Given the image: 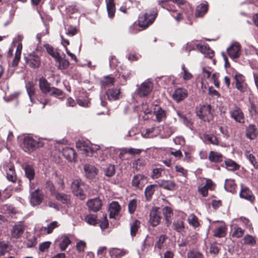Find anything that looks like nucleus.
<instances>
[{"instance_id":"obj_7","label":"nucleus","mask_w":258,"mask_h":258,"mask_svg":"<svg viewBox=\"0 0 258 258\" xmlns=\"http://www.w3.org/2000/svg\"><path fill=\"white\" fill-rule=\"evenodd\" d=\"M153 84L150 79L146 80L142 83L138 88L137 93L140 97H145L148 95L152 91Z\"/></svg>"},{"instance_id":"obj_5","label":"nucleus","mask_w":258,"mask_h":258,"mask_svg":"<svg viewBox=\"0 0 258 258\" xmlns=\"http://www.w3.org/2000/svg\"><path fill=\"white\" fill-rule=\"evenodd\" d=\"M192 14L191 5L185 0H178V21L180 19L188 18Z\"/></svg>"},{"instance_id":"obj_11","label":"nucleus","mask_w":258,"mask_h":258,"mask_svg":"<svg viewBox=\"0 0 258 258\" xmlns=\"http://www.w3.org/2000/svg\"><path fill=\"white\" fill-rule=\"evenodd\" d=\"M26 61L30 67L34 69L38 68L40 64V57L34 52L30 53L26 57Z\"/></svg>"},{"instance_id":"obj_20","label":"nucleus","mask_w":258,"mask_h":258,"mask_svg":"<svg viewBox=\"0 0 258 258\" xmlns=\"http://www.w3.org/2000/svg\"><path fill=\"white\" fill-rule=\"evenodd\" d=\"M234 78L235 80L236 88L241 92H244L245 91V87L244 86V77L240 74L237 73Z\"/></svg>"},{"instance_id":"obj_9","label":"nucleus","mask_w":258,"mask_h":258,"mask_svg":"<svg viewBox=\"0 0 258 258\" xmlns=\"http://www.w3.org/2000/svg\"><path fill=\"white\" fill-rule=\"evenodd\" d=\"M159 208L153 207L150 213L149 223L153 227H156L160 223L161 220Z\"/></svg>"},{"instance_id":"obj_23","label":"nucleus","mask_w":258,"mask_h":258,"mask_svg":"<svg viewBox=\"0 0 258 258\" xmlns=\"http://www.w3.org/2000/svg\"><path fill=\"white\" fill-rule=\"evenodd\" d=\"M208 4L207 2L201 3L198 5L196 10L195 16L196 17H203L208 11Z\"/></svg>"},{"instance_id":"obj_10","label":"nucleus","mask_w":258,"mask_h":258,"mask_svg":"<svg viewBox=\"0 0 258 258\" xmlns=\"http://www.w3.org/2000/svg\"><path fill=\"white\" fill-rule=\"evenodd\" d=\"M147 182V177L143 174H139L133 177L132 184L134 187L141 189Z\"/></svg>"},{"instance_id":"obj_26","label":"nucleus","mask_w":258,"mask_h":258,"mask_svg":"<svg viewBox=\"0 0 258 258\" xmlns=\"http://www.w3.org/2000/svg\"><path fill=\"white\" fill-rule=\"evenodd\" d=\"M57 221H53L51 222L47 227H41L39 231L42 234H49L52 232L54 229L58 226Z\"/></svg>"},{"instance_id":"obj_39","label":"nucleus","mask_w":258,"mask_h":258,"mask_svg":"<svg viewBox=\"0 0 258 258\" xmlns=\"http://www.w3.org/2000/svg\"><path fill=\"white\" fill-rule=\"evenodd\" d=\"M107 10L109 18H112L115 12V4L113 0H108L107 3Z\"/></svg>"},{"instance_id":"obj_4","label":"nucleus","mask_w":258,"mask_h":258,"mask_svg":"<svg viewBox=\"0 0 258 258\" xmlns=\"http://www.w3.org/2000/svg\"><path fill=\"white\" fill-rule=\"evenodd\" d=\"M196 113L197 116L204 121L210 122L213 118L211 112V105L210 104H205L197 107Z\"/></svg>"},{"instance_id":"obj_60","label":"nucleus","mask_w":258,"mask_h":258,"mask_svg":"<svg viewBox=\"0 0 258 258\" xmlns=\"http://www.w3.org/2000/svg\"><path fill=\"white\" fill-rule=\"evenodd\" d=\"M105 175L108 177H112L115 173V167L113 165H108L104 170Z\"/></svg>"},{"instance_id":"obj_46","label":"nucleus","mask_w":258,"mask_h":258,"mask_svg":"<svg viewBox=\"0 0 258 258\" xmlns=\"http://www.w3.org/2000/svg\"><path fill=\"white\" fill-rule=\"evenodd\" d=\"M187 221L188 223L193 227L196 228L199 227L200 223L198 217L194 214L189 215Z\"/></svg>"},{"instance_id":"obj_47","label":"nucleus","mask_w":258,"mask_h":258,"mask_svg":"<svg viewBox=\"0 0 258 258\" xmlns=\"http://www.w3.org/2000/svg\"><path fill=\"white\" fill-rule=\"evenodd\" d=\"M71 241L68 236H63L62 240L59 243L60 249L62 251L66 250L68 245L71 244Z\"/></svg>"},{"instance_id":"obj_61","label":"nucleus","mask_w":258,"mask_h":258,"mask_svg":"<svg viewBox=\"0 0 258 258\" xmlns=\"http://www.w3.org/2000/svg\"><path fill=\"white\" fill-rule=\"evenodd\" d=\"M182 175V179L180 180L181 183H184L186 181L187 175V171L182 167H178V176Z\"/></svg>"},{"instance_id":"obj_30","label":"nucleus","mask_w":258,"mask_h":258,"mask_svg":"<svg viewBox=\"0 0 258 258\" xmlns=\"http://www.w3.org/2000/svg\"><path fill=\"white\" fill-rule=\"evenodd\" d=\"M120 89L118 88L108 89L106 95L109 100H115L119 98L120 95Z\"/></svg>"},{"instance_id":"obj_14","label":"nucleus","mask_w":258,"mask_h":258,"mask_svg":"<svg viewBox=\"0 0 258 258\" xmlns=\"http://www.w3.org/2000/svg\"><path fill=\"white\" fill-rule=\"evenodd\" d=\"M25 229L24 225L22 223L15 224L12 230L11 235L13 238L18 239L21 237Z\"/></svg>"},{"instance_id":"obj_32","label":"nucleus","mask_w":258,"mask_h":258,"mask_svg":"<svg viewBox=\"0 0 258 258\" xmlns=\"http://www.w3.org/2000/svg\"><path fill=\"white\" fill-rule=\"evenodd\" d=\"M128 251L124 249H120L117 248H111L109 250V253L111 256L115 257H121L127 254Z\"/></svg>"},{"instance_id":"obj_40","label":"nucleus","mask_w":258,"mask_h":258,"mask_svg":"<svg viewBox=\"0 0 258 258\" xmlns=\"http://www.w3.org/2000/svg\"><path fill=\"white\" fill-rule=\"evenodd\" d=\"M154 114L156 116V120L158 122H160L165 119L166 117V112L165 110L162 109L161 107H158L154 111Z\"/></svg>"},{"instance_id":"obj_50","label":"nucleus","mask_w":258,"mask_h":258,"mask_svg":"<svg viewBox=\"0 0 258 258\" xmlns=\"http://www.w3.org/2000/svg\"><path fill=\"white\" fill-rule=\"evenodd\" d=\"M245 155L253 167L255 169H258V164L255 156L252 154H250L249 152H246Z\"/></svg>"},{"instance_id":"obj_12","label":"nucleus","mask_w":258,"mask_h":258,"mask_svg":"<svg viewBox=\"0 0 258 258\" xmlns=\"http://www.w3.org/2000/svg\"><path fill=\"white\" fill-rule=\"evenodd\" d=\"M240 45L237 42L233 43L227 48V52L230 57L232 59L238 58L240 55Z\"/></svg>"},{"instance_id":"obj_37","label":"nucleus","mask_w":258,"mask_h":258,"mask_svg":"<svg viewBox=\"0 0 258 258\" xmlns=\"http://www.w3.org/2000/svg\"><path fill=\"white\" fill-rule=\"evenodd\" d=\"M226 167L227 170L229 171H236L238 170L240 168V165L236 163L235 161L228 159L225 161Z\"/></svg>"},{"instance_id":"obj_63","label":"nucleus","mask_w":258,"mask_h":258,"mask_svg":"<svg viewBox=\"0 0 258 258\" xmlns=\"http://www.w3.org/2000/svg\"><path fill=\"white\" fill-rule=\"evenodd\" d=\"M56 182L59 185L61 189H63L65 187V185L63 181V177L61 175H58L57 174H55Z\"/></svg>"},{"instance_id":"obj_36","label":"nucleus","mask_w":258,"mask_h":258,"mask_svg":"<svg viewBox=\"0 0 258 258\" xmlns=\"http://www.w3.org/2000/svg\"><path fill=\"white\" fill-rule=\"evenodd\" d=\"M209 160L213 162H220L223 160V155L218 152L211 151L208 157Z\"/></svg>"},{"instance_id":"obj_18","label":"nucleus","mask_w":258,"mask_h":258,"mask_svg":"<svg viewBox=\"0 0 258 258\" xmlns=\"http://www.w3.org/2000/svg\"><path fill=\"white\" fill-rule=\"evenodd\" d=\"M63 156L70 162H74L76 160L77 154L75 150L70 147H66L62 150Z\"/></svg>"},{"instance_id":"obj_45","label":"nucleus","mask_w":258,"mask_h":258,"mask_svg":"<svg viewBox=\"0 0 258 258\" xmlns=\"http://www.w3.org/2000/svg\"><path fill=\"white\" fill-rule=\"evenodd\" d=\"M155 186L154 184L150 185L145 188V195L147 200H150L152 197L155 191L154 187Z\"/></svg>"},{"instance_id":"obj_24","label":"nucleus","mask_w":258,"mask_h":258,"mask_svg":"<svg viewBox=\"0 0 258 258\" xmlns=\"http://www.w3.org/2000/svg\"><path fill=\"white\" fill-rule=\"evenodd\" d=\"M39 86L40 89L43 93H47L50 92V84L46 79L43 77L40 78L39 80Z\"/></svg>"},{"instance_id":"obj_41","label":"nucleus","mask_w":258,"mask_h":258,"mask_svg":"<svg viewBox=\"0 0 258 258\" xmlns=\"http://www.w3.org/2000/svg\"><path fill=\"white\" fill-rule=\"evenodd\" d=\"M55 60L58 63V68L60 70H64L68 68L70 64V62L68 60L62 58L60 55L55 59Z\"/></svg>"},{"instance_id":"obj_16","label":"nucleus","mask_w":258,"mask_h":258,"mask_svg":"<svg viewBox=\"0 0 258 258\" xmlns=\"http://www.w3.org/2000/svg\"><path fill=\"white\" fill-rule=\"evenodd\" d=\"M245 136L250 140H254L257 137L258 130L254 124H251L246 127Z\"/></svg>"},{"instance_id":"obj_25","label":"nucleus","mask_w":258,"mask_h":258,"mask_svg":"<svg viewBox=\"0 0 258 258\" xmlns=\"http://www.w3.org/2000/svg\"><path fill=\"white\" fill-rule=\"evenodd\" d=\"M84 169L85 174L88 178H92L97 174L98 170L94 166L88 164L85 165L84 167Z\"/></svg>"},{"instance_id":"obj_33","label":"nucleus","mask_w":258,"mask_h":258,"mask_svg":"<svg viewBox=\"0 0 258 258\" xmlns=\"http://www.w3.org/2000/svg\"><path fill=\"white\" fill-rule=\"evenodd\" d=\"M25 171V174L26 177L31 181L33 179L35 176V171L32 167V166L30 165H26L23 168Z\"/></svg>"},{"instance_id":"obj_58","label":"nucleus","mask_w":258,"mask_h":258,"mask_svg":"<svg viewBox=\"0 0 258 258\" xmlns=\"http://www.w3.org/2000/svg\"><path fill=\"white\" fill-rule=\"evenodd\" d=\"M178 116L179 117L180 121L182 122L183 124H184L187 127L191 128L192 124L189 119H188L187 117L180 114L179 113H178Z\"/></svg>"},{"instance_id":"obj_35","label":"nucleus","mask_w":258,"mask_h":258,"mask_svg":"<svg viewBox=\"0 0 258 258\" xmlns=\"http://www.w3.org/2000/svg\"><path fill=\"white\" fill-rule=\"evenodd\" d=\"M6 174L7 178L9 181H11L13 183L16 182L17 175L16 174L14 167L13 166H11L8 168V169L6 170Z\"/></svg>"},{"instance_id":"obj_31","label":"nucleus","mask_w":258,"mask_h":258,"mask_svg":"<svg viewBox=\"0 0 258 258\" xmlns=\"http://www.w3.org/2000/svg\"><path fill=\"white\" fill-rule=\"evenodd\" d=\"M241 198L247 200L251 202H253L255 198L251 190L247 188H242L240 192Z\"/></svg>"},{"instance_id":"obj_62","label":"nucleus","mask_w":258,"mask_h":258,"mask_svg":"<svg viewBox=\"0 0 258 258\" xmlns=\"http://www.w3.org/2000/svg\"><path fill=\"white\" fill-rule=\"evenodd\" d=\"M244 234V230L240 227H237L234 228V231L232 233V236L236 238H240Z\"/></svg>"},{"instance_id":"obj_19","label":"nucleus","mask_w":258,"mask_h":258,"mask_svg":"<svg viewBox=\"0 0 258 258\" xmlns=\"http://www.w3.org/2000/svg\"><path fill=\"white\" fill-rule=\"evenodd\" d=\"M88 208L94 212L99 211L102 206L101 200L98 198H95L89 200L87 203Z\"/></svg>"},{"instance_id":"obj_64","label":"nucleus","mask_w":258,"mask_h":258,"mask_svg":"<svg viewBox=\"0 0 258 258\" xmlns=\"http://www.w3.org/2000/svg\"><path fill=\"white\" fill-rule=\"evenodd\" d=\"M139 109L146 114H150L152 112L151 109L149 108V105L147 103H143L139 107Z\"/></svg>"},{"instance_id":"obj_52","label":"nucleus","mask_w":258,"mask_h":258,"mask_svg":"<svg viewBox=\"0 0 258 258\" xmlns=\"http://www.w3.org/2000/svg\"><path fill=\"white\" fill-rule=\"evenodd\" d=\"M236 185L233 180L226 179L225 183V188L230 191L235 189Z\"/></svg>"},{"instance_id":"obj_55","label":"nucleus","mask_w":258,"mask_h":258,"mask_svg":"<svg viewBox=\"0 0 258 258\" xmlns=\"http://www.w3.org/2000/svg\"><path fill=\"white\" fill-rule=\"evenodd\" d=\"M243 240L244 243L246 244L253 246L256 244L255 238L249 234H247L244 236Z\"/></svg>"},{"instance_id":"obj_54","label":"nucleus","mask_w":258,"mask_h":258,"mask_svg":"<svg viewBox=\"0 0 258 258\" xmlns=\"http://www.w3.org/2000/svg\"><path fill=\"white\" fill-rule=\"evenodd\" d=\"M164 171V168L160 167V168H154L152 170V174L151 175V177L153 179H157L161 176L162 173Z\"/></svg>"},{"instance_id":"obj_27","label":"nucleus","mask_w":258,"mask_h":258,"mask_svg":"<svg viewBox=\"0 0 258 258\" xmlns=\"http://www.w3.org/2000/svg\"><path fill=\"white\" fill-rule=\"evenodd\" d=\"M162 211L166 224L167 226H169L172 223V217L173 216L172 210L171 208L168 206H165L163 208Z\"/></svg>"},{"instance_id":"obj_57","label":"nucleus","mask_w":258,"mask_h":258,"mask_svg":"<svg viewBox=\"0 0 258 258\" xmlns=\"http://www.w3.org/2000/svg\"><path fill=\"white\" fill-rule=\"evenodd\" d=\"M137 200L133 199L130 201L128 204V210L130 214H133L137 208Z\"/></svg>"},{"instance_id":"obj_49","label":"nucleus","mask_w":258,"mask_h":258,"mask_svg":"<svg viewBox=\"0 0 258 258\" xmlns=\"http://www.w3.org/2000/svg\"><path fill=\"white\" fill-rule=\"evenodd\" d=\"M182 72L181 73V75L183 80L187 81L189 80L192 77V74L188 71L183 64L182 66Z\"/></svg>"},{"instance_id":"obj_53","label":"nucleus","mask_w":258,"mask_h":258,"mask_svg":"<svg viewBox=\"0 0 258 258\" xmlns=\"http://www.w3.org/2000/svg\"><path fill=\"white\" fill-rule=\"evenodd\" d=\"M188 95V91L186 89L178 88V102L187 98Z\"/></svg>"},{"instance_id":"obj_2","label":"nucleus","mask_w":258,"mask_h":258,"mask_svg":"<svg viewBox=\"0 0 258 258\" xmlns=\"http://www.w3.org/2000/svg\"><path fill=\"white\" fill-rule=\"evenodd\" d=\"M157 15L156 10H148L143 15L139 18V25L140 27L146 28L151 25L155 21Z\"/></svg>"},{"instance_id":"obj_34","label":"nucleus","mask_w":258,"mask_h":258,"mask_svg":"<svg viewBox=\"0 0 258 258\" xmlns=\"http://www.w3.org/2000/svg\"><path fill=\"white\" fill-rule=\"evenodd\" d=\"M160 186L164 189L173 190L175 188L176 184L172 180H162L159 182Z\"/></svg>"},{"instance_id":"obj_8","label":"nucleus","mask_w":258,"mask_h":258,"mask_svg":"<svg viewBox=\"0 0 258 258\" xmlns=\"http://www.w3.org/2000/svg\"><path fill=\"white\" fill-rule=\"evenodd\" d=\"M230 117L236 122L243 123L244 122V115L241 109L236 105H234L233 107L229 111Z\"/></svg>"},{"instance_id":"obj_6","label":"nucleus","mask_w":258,"mask_h":258,"mask_svg":"<svg viewBox=\"0 0 258 258\" xmlns=\"http://www.w3.org/2000/svg\"><path fill=\"white\" fill-rule=\"evenodd\" d=\"M84 184L80 179H74L71 185L72 192L74 195L80 199L83 200L85 198L84 193Z\"/></svg>"},{"instance_id":"obj_1","label":"nucleus","mask_w":258,"mask_h":258,"mask_svg":"<svg viewBox=\"0 0 258 258\" xmlns=\"http://www.w3.org/2000/svg\"><path fill=\"white\" fill-rule=\"evenodd\" d=\"M76 147L86 156H92L100 149V146L91 144L88 141H81L76 143Z\"/></svg>"},{"instance_id":"obj_13","label":"nucleus","mask_w":258,"mask_h":258,"mask_svg":"<svg viewBox=\"0 0 258 258\" xmlns=\"http://www.w3.org/2000/svg\"><path fill=\"white\" fill-rule=\"evenodd\" d=\"M162 128L163 127L161 126H153L146 129L145 132H142V135L144 138H153L159 135Z\"/></svg>"},{"instance_id":"obj_56","label":"nucleus","mask_w":258,"mask_h":258,"mask_svg":"<svg viewBox=\"0 0 258 258\" xmlns=\"http://www.w3.org/2000/svg\"><path fill=\"white\" fill-rule=\"evenodd\" d=\"M45 187L50 192L51 196H54L57 192L53 183L51 181L48 180L46 182Z\"/></svg>"},{"instance_id":"obj_42","label":"nucleus","mask_w":258,"mask_h":258,"mask_svg":"<svg viewBox=\"0 0 258 258\" xmlns=\"http://www.w3.org/2000/svg\"><path fill=\"white\" fill-rule=\"evenodd\" d=\"M115 82V79L110 76H105L101 81L100 83L103 87H106L108 86L112 85Z\"/></svg>"},{"instance_id":"obj_15","label":"nucleus","mask_w":258,"mask_h":258,"mask_svg":"<svg viewBox=\"0 0 258 258\" xmlns=\"http://www.w3.org/2000/svg\"><path fill=\"white\" fill-rule=\"evenodd\" d=\"M43 199V195L39 192L38 189H36L31 193L30 202L32 206L40 205Z\"/></svg>"},{"instance_id":"obj_51","label":"nucleus","mask_w":258,"mask_h":258,"mask_svg":"<svg viewBox=\"0 0 258 258\" xmlns=\"http://www.w3.org/2000/svg\"><path fill=\"white\" fill-rule=\"evenodd\" d=\"M45 48L47 51V52L51 55L53 58H57L59 54L54 49V48L49 45V44H46L45 45Z\"/></svg>"},{"instance_id":"obj_29","label":"nucleus","mask_w":258,"mask_h":258,"mask_svg":"<svg viewBox=\"0 0 258 258\" xmlns=\"http://www.w3.org/2000/svg\"><path fill=\"white\" fill-rule=\"evenodd\" d=\"M120 210V206L116 202H112L109 205V211L110 218H114L118 214Z\"/></svg>"},{"instance_id":"obj_44","label":"nucleus","mask_w":258,"mask_h":258,"mask_svg":"<svg viewBox=\"0 0 258 258\" xmlns=\"http://www.w3.org/2000/svg\"><path fill=\"white\" fill-rule=\"evenodd\" d=\"M226 228L224 226H220L214 231V235L217 237H222L225 235Z\"/></svg>"},{"instance_id":"obj_21","label":"nucleus","mask_w":258,"mask_h":258,"mask_svg":"<svg viewBox=\"0 0 258 258\" xmlns=\"http://www.w3.org/2000/svg\"><path fill=\"white\" fill-rule=\"evenodd\" d=\"M197 49L201 52L204 54L205 56L208 57L210 58H212L214 55V52L212 50L208 45H200L197 44L196 45Z\"/></svg>"},{"instance_id":"obj_22","label":"nucleus","mask_w":258,"mask_h":258,"mask_svg":"<svg viewBox=\"0 0 258 258\" xmlns=\"http://www.w3.org/2000/svg\"><path fill=\"white\" fill-rule=\"evenodd\" d=\"M116 150L112 147L110 148H101L100 147V149L99 152L100 154L99 156V159L101 161H104L106 159L108 158L111 156V152L115 151Z\"/></svg>"},{"instance_id":"obj_17","label":"nucleus","mask_w":258,"mask_h":258,"mask_svg":"<svg viewBox=\"0 0 258 258\" xmlns=\"http://www.w3.org/2000/svg\"><path fill=\"white\" fill-rule=\"evenodd\" d=\"M54 196L55 200L62 204L67 205L70 203L71 196L70 195L57 191Z\"/></svg>"},{"instance_id":"obj_28","label":"nucleus","mask_w":258,"mask_h":258,"mask_svg":"<svg viewBox=\"0 0 258 258\" xmlns=\"http://www.w3.org/2000/svg\"><path fill=\"white\" fill-rule=\"evenodd\" d=\"M35 84L32 81L28 82L26 84V89L31 102H33V97L35 94Z\"/></svg>"},{"instance_id":"obj_59","label":"nucleus","mask_w":258,"mask_h":258,"mask_svg":"<svg viewBox=\"0 0 258 258\" xmlns=\"http://www.w3.org/2000/svg\"><path fill=\"white\" fill-rule=\"evenodd\" d=\"M187 258H204V255L201 252L192 250L188 252Z\"/></svg>"},{"instance_id":"obj_3","label":"nucleus","mask_w":258,"mask_h":258,"mask_svg":"<svg viewBox=\"0 0 258 258\" xmlns=\"http://www.w3.org/2000/svg\"><path fill=\"white\" fill-rule=\"evenodd\" d=\"M42 146V143L39 139H34L31 136H27L23 139L22 148L25 152H32L37 148Z\"/></svg>"},{"instance_id":"obj_43","label":"nucleus","mask_w":258,"mask_h":258,"mask_svg":"<svg viewBox=\"0 0 258 258\" xmlns=\"http://www.w3.org/2000/svg\"><path fill=\"white\" fill-rule=\"evenodd\" d=\"M85 221L90 225H96L99 223L97 216L94 214H89L85 216Z\"/></svg>"},{"instance_id":"obj_48","label":"nucleus","mask_w":258,"mask_h":258,"mask_svg":"<svg viewBox=\"0 0 258 258\" xmlns=\"http://www.w3.org/2000/svg\"><path fill=\"white\" fill-rule=\"evenodd\" d=\"M167 237L165 235H161L155 244V248H158L159 250L161 249L164 247V243Z\"/></svg>"},{"instance_id":"obj_38","label":"nucleus","mask_w":258,"mask_h":258,"mask_svg":"<svg viewBox=\"0 0 258 258\" xmlns=\"http://www.w3.org/2000/svg\"><path fill=\"white\" fill-rule=\"evenodd\" d=\"M141 222L138 220H134L132 223L130 224L131 235L132 237L135 236L139 228L140 227Z\"/></svg>"}]
</instances>
